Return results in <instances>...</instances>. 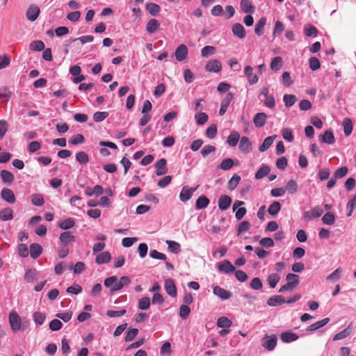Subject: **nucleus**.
<instances>
[{
    "label": "nucleus",
    "instance_id": "f257e3e1",
    "mask_svg": "<svg viewBox=\"0 0 356 356\" xmlns=\"http://www.w3.org/2000/svg\"><path fill=\"white\" fill-rule=\"evenodd\" d=\"M130 279L128 277H121L120 280L116 276H111L104 280V286L110 288L111 291H116L122 289L124 286L129 284Z\"/></svg>",
    "mask_w": 356,
    "mask_h": 356
},
{
    "label": "nucleus",
    "instance_id": "f03ea898",
    "mask_svg": "<svg viewBox=\"0 0 356 356\" xmlns=\"http://www.w3.org/2000/svg\"><path fill=\"white\" fill-rule=\"evenodd\" d=\"M261 346L268 351L275 349L277 343V337L275 334L268 335L266 334L261 340Z\"/></svg>",
    "mask_w": 356,
    "mask_h": 356
},
{
    "label": "nucleus",
    "instance_id": "7ed1b4c3",
    "mask_svg": "<svg viewBox=\"0 0 356 356\" xmlns=\"http://www.w3.org/2000/svg\"><path fill=\"white\" fill-rule=\"evenodd\" d=\"M9 323L14 332L19 331L22 327L21 318L15 311H11L10 312Z\"/></svg>",
    "mask_w": 356,
    "mask_h": 356
},
{
    "label": "nucleus",
    "instance_id": "20e7f679",
    "mask_svg": "<svg viewBox=\"0 0 356 356\" xmlns=\"http://www.w3.org/2000/svg\"><path fill=\"white\" fill-rule=\"evenodd\" d=\"M213 293L222 300H228L232 296V293L229 291L221 288L219 286H215L213 287Z\"/></svg>",
    "mask_w": 356,
    "mask_h": 356
},
{
    "label": "nucleus",
    "instance_id": "39448f33",
    "mask_svg": "<svg viewBox=\"0 0 356 356\" xmlns=\"http://www.w3.org/2000/svg\"><path fill=\"white\" fill-rule=\"evenodd\" d=\"M244 74L247 77L248 81L250 85L256 84L259 81L258 76L253 73V68L250 65L245 67Z\"/></svg>",
    "mask_w": 356,
    "mask_h": 356
},
{
    "label": "nucleus",
    "instance_id": "423d86ee",
    "mask_svg": "<svg viewBox=\"0 0 356 356\" xmlns=\"http://www.w3.org/2000/svg\"><path fill=\"white\" fill-rule=\"evenodd\" d=\"M205 69L209 72H219L222 69V65L218 60L212 59L207 62Z\"/></svg>",
    "mask_w": 356,
    "mask_h": 356
},
{
    "label": "nucleus",
    "instance_id": "0eeeda50",
    "mask_svg": "<svg viewBox=\"0 0 356 356\" xmlns=\"http://www.w3.org/2000/svg\"><path fill=\"white\" fill-rule=\"evenodd\" d=\"M164 288L166 293L172 297H176L177 295V288L175 282L172 279H167L164 282Z\"/></svg>",
    "mask_w": 356,
    "mask_h": 356
},
{
    "label": "nucleus",
    "instance_id": "6e6552de",
    "mask_svg": "<svg viewBox=\"0 0 356 356\" xmlns=\"http://www.w3.org/2000/svg\"><path fill=\"white\" fill-rule=\"evenodd\" d=\"M197 187L195 188H188L187 186H184L182 188L180 194L179 199L181 202H185L189 200L193 193L196 191Z\"/></svg>",
    "mask_w": 356,
    "mask_h": 356
},
{
    "label": "nucleus",
    "instance_id": "1a4fd4ad",
    "mask_svg": "<svg viewBox=\"0 0 356 356\" xmlns=\"http://www.w3.org/2000/svg\"><path fill=\"white\" fill-rule=\"evenodd\" d=\"M40 14V8L35 5H31L26 13V18L31 21H35Z\"/></svg>",
    "mask_w": 356,
    "mask_h": 356
},
{
    "label": "nucleus",
    "instance_id": "9d476101",
    "mask_svg": "<svg viewBox=\"0 0 356 356\" xmlns=\"http://www.w3.org/2000/svg\"><path fill=\"white\" fill-rule=\"evenodd\" d=\"M188 54V49L185 44H180L176 49L175 56L178 61H183L186 59Z\"/></svg>",
    "mask_w": 356,
    "mask_h": 356
},
{
    "label": "nucleus",
    "instance_id": "9b49d317",
    "mask_svg": "<svg viewBox=\"0 0 356 356\" xmlns=\"http://www.w3.org/2000/svg\"><path fill=\"white\" fill-rule=\"evenodd\" d=\"M166 163L165 159H161L155 163V168H156V175L157 176H161L168 172Z\"/></svg>",
    "mask_w": 356,
    "mask_h": 356
},
{
    "label": "nucleus",
    "instance_id": "f8f14e48",
    "mask_svg": "<svg viewBox=\"0 0 356 356\" xmlns=\"http://www.w3.org/2000/svg\"><path fill=\"white\" fill-rule=\"evenodd\" d=\"M232 31L233 34L238 38L239 39H243L245 38L246 33L244 27L240 23H235L233 24Z\"/></svg>",
    "mask_w": 356,
    "mask_h": 356
},
{
    "label": "nucleus",
    "instance_id": "ddd939ff",
    "mask_svg": "<svg viewBox=\"0 0 356 356\" xmlns=\"http://www.w3.org/2000/svg\"><path fill=\"white\" fill-rule=\"evenodd\" d=\"M2 199L9 204H13L15 202V197L13 191L9 188H3L1 192Z\"/></svg>",
    "mask_w": 356,
    "mask_h": 356
},
{
    "label": "nucleus",
    "instance_id": "4468645a",
    "mask_svg": "<svg viewBox=\"0 0 356 356\" xmlns=\"http://www.w3.org/2000/svg\"><path fill=\"white\" fill-rule=\"evenodd\" d=\"M232 99H233V94L231 92H229L227 94L226 97L222 100L221 104H220V108L219 110L220 115H223L225 113Z\"/></svg>",
    "mask_w": 356,
    "mask_h": 356
},
{
    "label": "nucleus",
    "instance_id": "2eb2a0df",
    "mask_svg": "<svg viewBox=\"0 0 356 356\" xmlns=\"http://www.w3.org/2000/svg\"><path fill=\"white\" fill-rule=\"evenodd\" d=\"M232 203V198L227 195H221L218 200V207L222 211L227 210Z\"/></svg>",
    "mask_w": 356,
    "mask_h": 356
},
{
    "label": "nucleus",
    "instance_id": "dca6fc26",
    "mask_svg": "<svg viewBox=\"0 0 356 356\" xmlns=\"http://www.w3.org/2000/svg\"><path fill=\"white\" fill-rule=\"evenodd\" d=\"M266 119L267 115L265 113H258L254 115L253 122L256 127H262L265 124Z\"/></svg>",
    "mask_w": 356,
    "mask_h": 356
},
{
    "label": "nucleus",
    "instance_id": "f3484780",
    "mask_svg": "<svg viewBox=\"0 0 356 356\" xmlns=\"http://www.w3.org/2000/svg\"><path fill=\"white\" fill-rule=\"evenodd\" d=\"M239 149L241 152L245 153H248L252 150L251 143L248 137L243 136L241 138Z\"/></svg>",
    "mask_w": 356,
    "mask_h": 356
},
{
    "label": "nucleus",
    "instance_id": "a211bd4d",
    "mask_svg": "<svg viewBox=\"0 0 356 356\" xmlns=\"http://www.w3.org/2000/svg\"><path fill=\"white\" fill-rule=\"evenodd\" d=\"M321 140L322 143L329 145L334 144L335 142V138L332 131L330 130H326L324 134L321 136Z\"/></svg>",
    "mask_w": 356,
    "mask_h": 356
},
{
    "label": "nucleus",
    "instance_id": "6ab92c4d",
    "mask_svg": "<svg viewBox=\"0 0 356 356\" xmlns=\"http://www.w3.org/2000/svg\"><path fill=\"white\" fill-rule=\"evenodd\" d=\"M59 240L61 243L66 245L74 241L75 237L70 232H65L60 234Z\"/></svg>",
    "mask_w": 356,
    "mask_h": 356
},
{
    "label": "nucleus",
    "instance_id": "aec40b11",
    "mask_svg": "<svg viewBox=\"0 0 356 356\" xmlns=\"http://www.w3.org/2000/svg\"><path fill=\"white\" fill-rule=\"evenodd\" d=\"M280 339L284 343H290L296 341L298 339V336L291 332H284L281 334Z\"/></svg>",
    "mask_w": 356,
    "mask_h": 356
},
{
    "label": "nucleus",
    "instance_id": "412c9836",
    "mask_svg": "<svg viewBox=\"0 0 356 356\" xmlns=\"http://www.w3.org/2000/svg\"><path fill=\"white\" fill-rule=\"evenodd\" d=\"M111 254L108 252L106 251L97 254L95 260L97 264L102 265L108 263L111 260Z\"/></svg>",
    "mask_w": 356,
    "mask_h": 356
},
{
    "label": "nucleus",
    "instance_id": "4be33fe9",
    "mask_svg": "<svg viewBox=\"0 0 356 356\" xmlns=\"http://www.w3.org/2000/svg\"><path fill=\"white\" fill-rule=\"evenodd\" d=\"M283 303H285L284 297L278 295L270 297L267 301V304L270 307H276Z\"/></svg>",
    "mask_w": 356,
    "mask_h": 356
},
{
    "label": "nucleus",
    "instance_id": "5701e85b",
    "mask_svg": "<svg viewBox=\"0 0 356 356\" xmlns=\"http://www.w3.org/2000/svg\"><path fill=\"white\" fill-rule=\"evenodd\" d=\"M13 218V210L11 208H4L0 211V219L3 221L10 220Z\"/></svg>",
    "mask_w": 356,
    "mask_h": 356
},
{
    "label": "nucleus",
    "instance_id": "b1692460",
    "mask_svg": "<svg viewBox=\"0 0 356 356\" xmlns=\"http://www.w3.org/2000/svg\"><path fill=\"white\" fill-rule=\"evenodd\" d=\"M330 321V318H325L323 320H321L319 321H317L309 326L307 327V330L308 332H313L315 331L324 325H325L327 323H328Z\"/></svg>",
    "mask_w": 356,
    "mask_h": 356
},
{
    "label": "nucleus",
    "instance_id": "393cba45",
    "mask_svg": "<svg viewBox=\"0 0 356 356\" xmlns=\"http://www.w3.org/2000/svg\"><path fill=\"white\" fill-rule=\"evenodd\" d=\"M266 23V19L265 17H261L259 20L256 23L254 26V32L255 33L260 36L264 33V26Z\"/></svg>",
    "mask_w": 356,
    "mask_h": 356
},
{
    "label": "nucleus",
    "instance_id": "a878e982",
    "mask_svg": "<svg viewBox=\"0 0 356 356\" xmlns=\"http://www.w3.org/2000/svg\"><path fill=\"white\" fill-rule=\"evenodd\" d=\"M42 248L38 243H32L30 245V254L33 259H36L42 253Z\"/></svg>",
    "mask_w": 356,
    "mask_h": 356
},
{
    "label": "nucleus",
    "instance_id": "bb28decb",
    "mask_svg": "<svg viewBox=\"0 0 356 356\" xmlns=\"http://www.w3.org/2000/svg\"><path fill=\"white\" fill-rule=\"evenodd\" d=\"M159 22L155 19H151L148 21L146 25V31L149 33H154L159 27Z\"/></svg>",
    "mask_w": 356,
    "mask_h": 356
},
{
    "label": "nucleus",
    "instance_id": "cd10ccee",
    "mask_svg": "<svg viewBox=\"0 0 356 356\" xmlns=\"http://www.w3.org/2000/svg\"><path fill=\"white\" fill-rule=\"evenodd\" d=\"M240 139V134L238 132L234 131L231 133L228 136L227 143L231 147H235Z\"/></svg>",
    "mask_w": 356,
    "mask_h": 356
},
{
    "label": "nucleus",
    "instance_id": "c85d7f7f",
    "mask_svg": "<svg viewBox=\"0 0 356 356\" xmlns=\"http://www.w3.org/2000/svg\"><path fill=\"white\" fill-rule=\"evenodd\" d=\"M0 176L5 184H10L14 180V175L6 170H2L0 172Z\"/></svg>",
    "mask_w": 356,
    "mask_h": 356
},
{
    "label": "nucleus",
    "instance_id": "c756f323",
    "mask_svg": "<svg viewBox=\"0 0 356 356\" xmlns=\"http://www.w3.org/2000/svg\"><path fill=\"white\" fill-rule=\"evenodd\" d=\"M342 125L343 127L344 134L346 136H350L353 131L352 120L350 118H346L343 120Z\"/></svg>",
    "mask_w": 356,
    "mask_h": 356
},
{
    "label": "nucleus",
    "instance_id": "7c9ffc66",
    "mask_svg": "<svg viewBox=\"0 0 356 356\" xmlns=\"http://www.w3.org/2000/svg\"><path fill=\"white\" fill-rule=\"evenodd\" d=\"M209 204V200L204 195H201L196 200L195 207L197 209H202L206 208Z\"/></svg>",
    "mask_w": 356,
    "mask_h": 356
},
{
    "label": "nucleus",
    "instance_id": "2f4dec72",
    "mask_svg": "<svg viewBox=\"0 0 356 356\" xmlns=\"http://www.w3.org/2000/svg\"><path fill=\"white\" fill-rule=\"evenodd\" d=\"M146 10L152 16H156L160 12V6L154 3H148L146 4Z\"/></svg>",
    "mask_w": 356,
    "mask_h": 356
},
{
    "label": "nucleus",
    "instance_id": "473e14b6",
    "mask_svg": "<svg viewBox=\"0 0 356 356\" xmlns=\"http://www.w3.org/2000/svg\"><path fill=\"white\" fill-rule=\"evenodd\" d=\"M31 203L35 206L41 207L44 203L43 195L42 194H39V193L33 194L31 196Z\"/></svg>",
    "mask_w": 356,
    "mask_h": 356
},
{
    "label": "nucleus",
    "instance_id": "72a5a7b5",
    "mask_svg": "<svg viewBox=\"0 0 356 356\" xmlns=\"http://www.w3.org/2000/svg\"><path fill=\"white\" fill-rule=\"evenodd\" d=\"M276 136H268L266 138L263 142V143L259 147V149L260 152H265L273 144V140Z\"/></svg>",
    "mask_w": 356,
    "mask_h": 356
},
{
    "label": "nucleus",
    "instance_id": "f704fd0d",
    "mask_svg": "<svg viewBox=\"0 0 356 356\" xmlns=\"http://www.w3.org/2000/svg\"><path fill=\"white\" fill-rule=\"evenodd\" d=\"M241 178L239 175L235 174L233 177L229 179L227 184L228 189L233 191L234 190L237 185L239 184Z\"/></svg>",
    "mask_w": 356,
    "mask_h": 356
},
{
    "label": "nucleus",
    "instance_id": "c9c22d12",
    "mask_svg": "<svg viewBox=\"0 0 356 356\" xmlns=\"http://www.w3.org/2000/svg\"><path fill=\"white\" fill-rule=\"evenodd\" d=\"M168 249L172 253H178L181 251L180 245L179 243L173 241L167 240Z\"/></svg>",
    "mask_w": 356,
    "mask_h": 356
},
{
    "label": "nucleus",
    "instance_id": "e433bc0d",
    "mask_svg": "<svg viewBox=\"0 0 356 356\" xmlns=\"http://www.w3.org/2000/svg\"><path fill=\"white\" fill-rule=\"evenodd\" d=\"M216 49L213 46L207 45L203 47L201 50V56L204 58L209 57V56L215 54Z\"/></svg>",
    "mask_w": 356,
    "mask_h": 356
},
{
    "label": "nucleus",
    "instance_id": "4c0bfd02",
    "mask_svg": "<svg viewBox=\"0 0 356 356\" xmlns=\"http://www.w3.org/2000/svg\"><path fill=\"white\" fill-rule=\"evenodd\" d=\"M24 280L27 282H33L37 280V272L35 268H30L27 270L24 275Z\"/></svg>",
    "mask_w": 356,
    "mask_h": 356
},
{
    "label": "nucleus",
    "instance_id": "58836bf2",
    "mask_svg": "<svg viewBox=\"0 0 356 356\" xmlns=\"http://www.w3.org/2000/svg\"><path fill=\"white\" fill-rule=\"evenodd\" d=\"M281 209V204L279 202L275 201L268 207V212L271 216H276Z\"/></svg>",
    "mask_w": 356,
    "mask_h": 356
},
{
    "label": "nucleus",
    "instance_id": "ea45409f",
    "mask_svg": "<svg viewBox=\"0 0 356 356\" xmlns=\"http://www.w3.org/2000/svg\"><path fill=\"white\" fill-rule=\"evenodd\" d=\"M283 101L286 107L289 108L294 105L297 101V98L294 95H284Z\"/></svg>",
    "mask_w": 356,
    "mask_h": 356
},
{
    "label": "nucleus",
    "instance_id": "a19ab883",
    "mask_svg": "<svg viewBox=\"0 0 356 356\" xmlns=\"http://www.w3.org/2000/svg\"><path fill=\"white\" fill-rule=\"evenodd\" d=\"M270 168L268 165L261 166L259 170L255 174V178L257 179H260L269 174Z\"/></svg>",
    "mask_w": 356,
    "mask_h": 356
},
{
    "label": "nucleus",
    "instance_id": "79ce46f5",
    "mask_svg": "<svg viewBox=\"0 0 356 356\" xmlns=\"http://www.w3.org/2000/svg\"><path fill=\"white\" fill-rule=\"evenodd\" d=\"M232 324V321L225 316L220 317L217 321V326L219 327L228 328Z\"/></svg>",
    "mask_w": 356,
    "mask_h": 356
},
{
    "label": "nucleus",
    "instance_id": "37998d69",
    "mask_svg": "<svg viewBox=\"0 0 356 356\" xmlns=\"http://www.w3.org/2000/svg\"><path fill=\"white\" fill-rule=\"evenodd\" d=\"M241 8L245 13H252L254 12L253 6L249 0H241Z\"/></svg>",
    "mask_w": 356,
    "mask_h": 356
},
{
    "label": "nucleus",
    "instance_id": "c03bdc74",
    "mask_svg": "<svg viewBox=\"0 0 356 356\" xmlns=\"http://www.w3.org/2000/svg\"><path fill=\"white\" fill-rule=\"evenodd\" d=\"M282 66V58L280 56L275 57L270 63V69L273 71L279 70Z\"/></svg>",
    "mask_w": 356,
    "mask_h": 356
},
{
    "label": "nucleus",
    "instance_id": "a18cd8bd",
    "mask_svg": "<svg viewBox=\"0 0 356 356\" xmlns=\"http://www.w3.org/2000/svg\"><path fill=\"white\" fill-rule=\"evenodd\" d=\"M322 221L325 225H332L335 222V216L332 213L327 212L323 216Z\"/></svg>",
    "mask_w": 356,
    "mask_h": 356
},
{
    "label": "nucleus",
    "instance_id": "49530a36",
    "mask_svg": "<svg viewBox=\"0 0 356 356\" xmlns=\"http://www.w3.org/2000/svg\"><path fill=\"white\" fill-rule=\"evenodd\" d=\"M74 225V220L72 218H69L60 222L58 226L62 229H68L73 227Z\"/></svg>",
    "mask_w": 356,
    "mask_h": 356
},
{
    "label": "nucleus",
    "instance_id": "de8ad7c7",
    "mask_svg": "<svg viewBox=\"0 0 356 356\" xmlns=\"http://www.w3.org/2000/svg\"><path fill=\"white\" fill-rule=\"evenodd\" d=\"M108 116V113L106 111H97L93 114L92 119L96 122H102Z\"/></svg>",
    "mask_w": 356,
    "mask_h": 356
},
{
    "label": "nucleus",
    "instance_id": "09e8293b",
    "mask_svg": "<svg viewBox=\"0 0 356 356\" xmlns=\"http://www.w3.org/2000/svg\"><path fill=\"white\" fill-rule=\"evenodd\" d=\"M234 165V161L232 159H226L222 161L219 168L223 170H228L232 168Z\"/></svg>",
    "mask_w": 356,
    "mask_h": 356
},
{
    "label": "nucleus",
    "instance_id": "8fccbe9b",
    "mask_svg": "<svg viewBox=\"0 0 356 356\" xmlns=\"http://www.w3.org/2000/svg\"><path fill=\"white\" fill-rule=\"evenodd\" d=\"M195 119L197 124L203 125L207 122L208 115L205 113L200 112L195 115Z\"/></svg>",
    "mask_w": 356,
    "mask_h": 356
},
{
    "label": "nucleus",
    "instance_id": "3c124183",
    "mask_svg": "<svg viewBox=\"0 0 356 356\" xmlns=\"http://www.w3.org/2000/svg\"><path fill=\"white\" fill-rule=\"evenodd\" d=\"M150 306V298L149 297H143L138 301V308L142 310L147 309Z\"/></svg>",
    "mask_w": 356,
    "mask_h": 356
},
{
    "label": "nucleus",
    "instance_id": "603ef678",
    "mask_svg": "<svg viewBox=\"0 0 356 356\" xmlns=\"http://www.w3.org/2000/svg\"><path fill=\"white\" fill-rule=\"evenodd\" d=\"M286 190L291 194H294L298 191V185L295 180L291 179L288 181L286 186Z\"/></svg>",
    "mask_w": 356,
    "mask_h": 356
},
{
    "label": "nucleus",
    "instance_id": "864d4df0",
    "mask_svg": "<svg viewBox=\"0 0 356 356\" xmlns=\"http://www.w3.org/2000/svg\"><path fill=\"white\" fill-rule=\"evenodd\" d=\"M30 49L33 51H42L44 49V44L41 40L33 41L30 44Z\"/></svg>",
    "mask_w": 356,
    "mask_h": 356
},
{
    "label": "nucleus",
    "instance_id": "5fc2aeb1",
    "mask_svg": "<svg viewBox=\"0 0 356 356\" xmlns=\"http://www.w3.org/2000/svg\"><path fill=\"white\" fill-rule=\"evenodd\" d=\"M282 137L287 140L288 142H292L293 140V135L291 129L290 128H284L282 130Z\"/></svg>",
    "mask_w": 356,
    "mask_h": 356
},
{
    "label": "nucleus",
    "instance_id": "6e6d98bb",
    "mask_svg": "<svg viewBox=\"0 0 356 356\" xmlns=\"http://www.w3.org/2000/svg\"><path fill=\"white\" fill-rule=\"evenodd\" d=\"M76 159L77 160L78 162H79L80 163H82V164H86L89 161L88 154L86 152H82V151L76 153Z\"/></svg>",
    "mask_w": 356,
    "mask_h": 356
},
{
    "label": "nucleus",
    "instance_id": "4d7b16f0",
    "mask_svg": "<svg viewBox=\"0 0 356 356\" xmlns=\"http://www.w3.org/2000/svg\"><path fill=\"white\" fill-rule=\"evenodd\" d=\"M356 207V195H353V197L347 203V209L349 210L347 216H351L353 212Z\"/></svg>",
    "mask_w": 356,
    "mask_h": 356
},
{
    "label": "nucleus",
    "instance_id": "13d9d810",
    "mask_svg": "<svg viewBox=\"0 0 356 356\" xmlns=\"http://www.w3.org/2000/svg\"><path fill=\"white\" fill-rule=\"evenodd\" d=\"M138 333V330L137 328L129 329L126 333V336L124 337L125 341L129 342L132 341L136 337Z\"/></svg>",
    "mask_w": 356,
    "mask_h": 356
},
{
    "label": "nucleus",
    "instance_id": "bf43d9fd",
    "mask_svg": "<svg viewBox=\"0 0 356 356\" xmlns=\"http://www.w3.org/2000/svg\"><path fill=\"white\" fill-rule=\"evenodd\" d=\"M280 277L278 274L273 273L268 276V282L271 288H275L277 284L278 283Z\"/></svg>",
    "mask_w": 356,
    "mask_h": 356
},
{
    "label": "nucleus",
    "instance_id": "052dcab7",
    "mask_svg": "<svg viewBox=\"0 0 356 356\" xmlns=\"http://www.w3.org/2000/svg\"><path fill=\"white\" fill-rule=\"evenodd\" d=\"M33 316L35 323L38 325H42L44 323L46 318L45 314L40 312H35L33 314Z\"/></svg>",
    "mask_w": 356,
    "mask_h": 356
},
{
    "label": "nucleus",
    "instance_id": "680f3d73",
    "mask_svg": "<svg viewBox=\"0 0 356 356\" xmlns=\"http://www.w3.org/2000/svg\"><path fill=\"white\" fill-rule=\"evenodd\" d=\"M286 280L287 282L291 283L292 284H294V286L296 288L299 283V276L296 274H291L289 273L286 275Z\"/></svg>",
    "mask_w": 356,
    "mask_h": 356
},
{
    "label": "nucleus",
    "instance_id": "e2e57ef3",
    "mask_svg": "<svg viewBox=\"0 0 356 356\" xmlns=\"http://www.w3.org/2000/svg\"><path fill=\"white\" fill-rule=\"evenodd\" d=\"M191 313V309L188 305H182L179 308V316L183 319L187 318Z\"/></svg>",
    "mask_w": 356,
    "mask_h": 356
},
{
    "label": "nucleus",
    "instance_id": "0e129e2a",
    "mask_svg": "<svg viewBox=\"0 0 356 356\" xmlns=\"http://www.w3.org/2000/svg\"><path fill=\"white\" fill-rule=\"evenodd\" d=\"M138 240L136 237H126L122 239V245L124 248H129L132 246L135 242L138 241Z\"/></svg>",
    "mask_w": 356,
    "mask_h": 356
},
{
    "label": "nucleus",
    "instance_id": "69168bd1",
    "mask_svg": "<svg viewBox=\"0 0 356 356\" xmlns=\"http://www.w3.org/2000/svg\"><path fill=\"white\" fill-rule=\"evenodd\" d=\"M160 353L163 355H170L172 353L170 343L165 342L161 348Z\"/></svg>",
    "mask_w": 356,
    "mask_h": 356
},
{
    "label": "nucleus",
    "instance_id": "338daca9",
    "mask_svg": "<svg viewBox=\"0 0 356 356\" xmlns=\"http://www.w3.org/2000/svg\"><path fill=\"white\" fill-rule=\"evenodd\" d=\"M250 228V223L248 221H243L240 223L237 228L238 234L240 235L245 232H247Z\"/></svg>",
    "mask_w": 356,
    "mask_h": 356
},
{
    "label": "nucleus",
    "instance_id": "774afa93",
    "mask_svg": "<svg viewBox=\"0 0 356 356\" xmlns=\"http://www.w3.org/2000/svg\"><path fill=\"white\" fill-rule=\"evenodd\" d=\"M216 134H217V127L216 124H211V126H209L207 128V129L206 131V135L210 139L215 138V136H216Z\"/></svg>",
    "mask_w": 356,
    "mask_h": 356
}]
</instances>
